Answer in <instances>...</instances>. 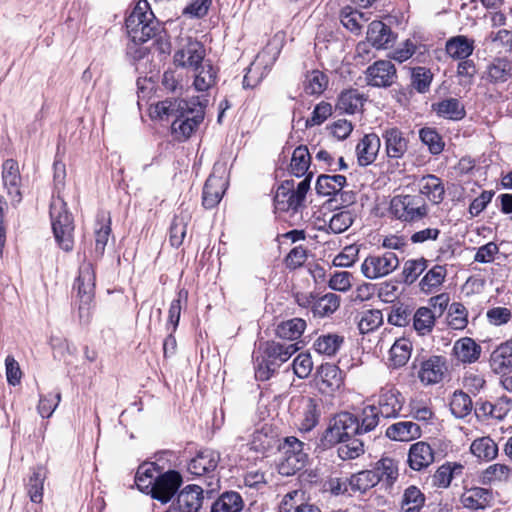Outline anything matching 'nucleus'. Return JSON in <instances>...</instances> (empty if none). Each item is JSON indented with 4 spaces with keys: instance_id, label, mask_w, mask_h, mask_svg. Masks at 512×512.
Masks as SVG:
<instances>
[{
    "instance_id": "obj_41",
    "label": "nucleus",
    "mask_w": 512,
    "mask_h": 512,
    "mask_svg": "<svg viewBox=\"0 0 512 512\" xmlns=\"http://www.w3.org/2000/svg\"><path fill=\"white\" fill-rule=\"evenodd\" d=\"M425 504V495L421 490L411 485L404 490L400 502L401 512H420Z\"/></svg>"
},
{
    "instance_id": "obj_45",
    "label": "nucleus",
    "mask_w": 512,
    "mask_h": 512,
    "mask_svg": "<svg viewBox=\"0 0 512 512\" xmlns=\"http://www.w3.org/2000/svg\"><path fill=\"white\" fill-rule=\"evenodd\" d=\"M46 479V470L43 467L34 469L27 483V494L33 503H41L43 499L44 481Z\"/></svg>"
},
{
    "instance_id": "obj_49",
    "label": "nucleus",
    "mask_w": 512,
    "mask_h": 512,
    "mask_svg": "<svg viewBox=\"0 0 512 512\" xmlns=\"http://www.w3.org/2000/svg\"><path fill=\"white\" fill-rule=\"evenodd\" d=\"M344 342V338L337 334H325L319 336L314 342V349L319 354L326 356L335 355Z\"/></svg>"
},
{
    "instance_id": "obj_40",
    "label": "nucleus",
    "mask_w": 512,
    "mask_h": 512,
    "mask_svg": "<svg viewBox=\"0 0 512 512\" xmlns=\"http://www.w3.org/2000/svg\"><path fill=\"white\" fill-rule=\"evenodd\" d=\"M346 185L343 175H320L316 182L317 193L323 196H332L342 191Z\"/></svg>"
},
{
    "instance_id": "obj_19",
    "label": "nucleus",
    "mask_w": 512,
    "mask_h": 512,
    "mask_svg": "<svg viewBox=\"0 0 512 512\" xmlns=\"http://www.w3.org/2000/svg\"><path fill=\"white\" fill-rule=\"evenodd\" d=\"M203 489L198 485H187L176 498L178 512H198L204 500Z\"/></svg>"
},
{
    "instance_id": "obj_52",
    "label": "nucleus",
    "mask_w": 512,
    "mask_h": 512,
    "mask_svg": "<svg viewBox=\"0 0 512 512\" xmlns=\"http://www.w3.org/2000/svg\"><path fill=\"white\" fill-rule=\"evenodd\" d=\"M383 323V314L379 309H369L361 312L358 319V329L361 334L370 333Z\"/></svg>"
},
{
    "instance_id": "obj_10",
    "label": "nucleus",
    "mask_w": 512,
    "mask_h": 512,
    "mask_svg": "<svg viewBox=\"0 0 512 512\" xmlns=\"http://www.w3.org/2000/svg\"><path fill=\"white\" fill-rule=\"evenodd\" d=\"M459 501L463 508L470 511L485 510L493 506L494 495L488 488L474 486L465 488Z\"/></svg>"
},
{
    "instance_id": "obj_9",
    "label": "nucleus",
    "mask_w": 512,
    "mask_h": 512,
    "mask_svg": "<svg viewBox=\"0 0 512 512\" xmlns=\"http://www.w3.org/2000/svg\"><path fill=\"white\" fill-rule=\"evenodd\" d=\"M354 435H359L356 416L349 412H342L331 419L325 433V440L330 444H338Z\"/></svg>"
},
{
    "instance_id": "obj_28",
    "label": "nucleus",
    "mask_w": 512,
    "mask_h": 512,
    "mask_svg": "<svg viewBox=\"0 0 512 512\" xmlns=\"http://www.w3.org/2000/svg\"><path fill=\"white\" fill-rule=\"evenodd\" d=\"M512 478V467L505 463H494L479 473V482L494 485L508 482Z\"/></svg>"
},
{
    "instance_id": "obj_4",
    "label": "nucleus",
    "mask_w": 512,
    "mask_h": 512,
    "mask_svg": "<svg viewBox=\"0 0 512 512\" xmlns=\"http://www.w3.org/2000/svg\"><path fill=\"white\" fill-rule=\"evenodd\" d=\"M50 217L53 233L58 245L66 252L71 251L74 245L73 218L62 198L57 197L52 200L50 204Z\"/></svg>"
},
{
    "instance_id": "obj_27",
    "label": "nucleus",
    "mask_w": 512,
    "mask_h": 512,
    "mask_svg": "<svg viewBox=\"0 0 512 512\" xmlns=\"http://www.w3.org/2000/svg\"><path fill=\"white\" fill-rule=\"evenodd\" d=\"M280 512H320V509L311 503L305 502V492L293 490L288 492L280 504Z\"/></svg>"
},
{
    "instance_id": "obj_12",
    "label": "nucleus",
    "mask_w": 512,
    "mask_h": 512,
    "mask_svg": "<svg viewBox=\"0 0 512 512\" xmlns=\"http://www.w3.org/2000/svg\"><path fill=\"white\" fill-rule=\"evenodd\" d=\"M181 476L176 471H168L157 477L150 493L152 497L162 503H167L174 496L181 484Z\"/></svg>"
},
{
    "instance_id": "obj_24",
    "label": "nucleus",
    "mask_w": 512,
    "mask_h": 512,
    "mask_svg": "<svg viewBox=\"0 0 512 512\" xmlns=\"http://www.w3.org/2000/svg\"><path fill=\"white\" fill-rule=\"evenodd\" d=\"M490 366L496 374L512 372V339L500 344L490 356Z\"/></svg>"
},
{
    "instance_id": "obj_14",
    "label": "nucleus",
    "mask_w": 512,
    "mask_h": 512,
    "mask_svg": "<svg viewBox=\"0 0 512 512\" xmlns=\"http://www.w3.org/2000/svg\"><path fill=\"white\" fill-rule=\"evenodd\" d=\"M396 79V68L389 60H379L366 70L367 84L374 87H388Z\"/></svg>"
},
{
    "instance_id": "obj_3",
    "label": "nucleus",
    "mask_w": 512,
    "mask_h": 512,
    "mask_svg": "<svg viewBox=\"0 0 512 512\" xmlns=\"http://www.w3.org/2000/svg\"><path fill=\"white\" fill-rule=\"evenodd\" d=\"M389 212L394 219L412 224L428 216L429 206L422 195L403 192L391 198Z\"/></svg>"
},
{
    "instance_id": "obj_56",
    "label": "nucleus",
    "mask_w": 512,
    "mask_h": 512,
    "mask_svg": "<svg viewBox=\"0 0 512 512\" xmlns=\"http://www.w3.org/2000/svg\"><path fill=\"white\" fill-rule=\"evenodd\" d=\"M340 306V297L334 293H327L313 304L314 315L325 317L333 314Z\"/></svg>"
},
{
    "instance_id": "obj_64",
    "label": "nucleus",
    "mask_w": 512,
    "mask_h": 512,
    "mask_svg": "<svg viewBox=\"0 0 512 512\" xmlns=\"http://www.w3.org/2000/svg\"><path fill=\"white\" fill-rule=\"evenodd\" d=\"M354 221V214L350 210H341L332 215L328 228L334 234L346 231Z\"/></svg>"
},
{
    "instance_id": "obj_26",
    "label": "nucleus",
    "mask_w": 512,
    "mask_h": 512,
    "mask_svg": "<svg viewBox=\"0 0 512 512\" xmlns=\"http://www.w3.org/2000/svg\"><path fill=\"white\" fill-rule=\"evenodd\" d=\"M419 192L417 194L427 198L433 204H439L443 201L445 188L440 178L429 174L421 177L418 181Z\"/></svg>"
},
{
    "instance_id": "obj_6",
    "label": "nucleus",
    "mask_w": 512,
    "mask_h": 512,
    "mask_svg": "<svg viewBox=\"0 0 512 512\" xmlns=\"http://www.w3.org/2000/svg\"><path fill=\"white\" fill-rule=\"evenodd\" d=\"M205 56L206 50L200 41L192 37H182L173 55V62L177 67L192 70L207 62Z\"/></svg>"
},
{
    "instance_id": "obj_62",
    "label": "nucleus",
    "mask_w": 512,
    "mask_h": 512,
    "mask_svg": "<svg viewBox=\"0 0 512 512\" xmlns=\"http://www.w3.org/2000/svg\"><path fill=\"white\" fill-rule=\"evenodd\" d=\"M188 292L185 289H181L177 293V297L172 300L168 310V325L171 326L172 332H175L179 324L181 311L183 305L186 304Z\"/></svg>"
},
{
    "instance_id": "obj_50",
    "label": "nucleus",
    "mask_w": 512,
    "mask_h": 512,
    "mask_svg": "<svg viewBox=\"0 0 512 512\" xmlns=\"http://www.w3.org/2000/svg\"><path fill=\"white\" fill-rule=\"evenodd\" d=\"M436 315L427 307H420L413 316V326L419 335H426L433 330Z\"/></svg>"
},
{
    "instance_id": "obj_34",
    "label": "nucleus",
    "mask_w": 512,
    "mask_h": 512,
    "mask_svg": "<svg viewBox=\"0 0 512 512\" xmlns=\"http://www.w3.org/2000/svg\"><path fill=\"white\" fill-rule=\"evenodd\" d=\"M445 50L453 59H467L474 50V41L466 36L459 35L446 42Z\"/></svg>"
},
{
    "instance_id": "obj_5",
    "label": "nucleus",
    "mask_w": 512,
    "mask_h": 512,
    "mask_svg": "<svg viewBox=\"0 0 512 512\" xmlns=\"http://www.w3.org/2000/svg\"><path fill=\"white\" fill-rule=\"evenodd\" d=\"M306 444L296 437H286L280 446L282 460L279 463V473L290 476L305 467L308 461Z\"/></svg>"
},
{
    "instance_id": "obj_7",
    "label": "nucleus",
    "mask_w": 512,
    "mask_h": 512,
    "mask_svg": "<svg viewBox=\"0 0 512 512\" xmlns=\"http://www.w3.org/2000/svg\"><path fill=\"white\" fill-rule=\"evenodd\" d=\"M75 288L79 299V317L81 320H88L95 289V272L91 263L80 266Z\"/></svg>"
},
{
    "instance_id": "obj_43",
    "label": "nucleus",
    "mask_w": 512,
    "mask_h": 512,
    "mask_svg": "<svg viewBox=\"0 0 512 512\" xmlns=\"http://www.w3.org/2000/svg\"><path fill=\"white\" fill-rule=\"evenodd\" d=\"M244 503L239 493H223L212 505L211 512H241Z\"/></svg>"
},
{
    "instance_id": "obj_17",
    "label": "nucleus",
    "mask_w": 512,
    "mask_h": 512,
    "mask_svg": "<svg viewBox=\"0 0 512 512\" xmlns=\"http://www.w3.org/2000/svg\"><path fill=\"white\" fill-rule=\"evenodd\" d=\"M2 181L7 194L15 203L22 200L21 194V175L17 161L7 159L2 165Z\"/></svg>"
},
{
    "instance_id": "obj_13",
    "label": "nucleus",
    "mask_w": 512,
    "mask_h": 512,
    "mask_svg": "<svg viewBox=\"0 0 512 512\" xmlns=\"http://www.w3.org/2000/svg\"><path fill=\"white\" fill-rule=\"evenodd\" d=\"M404 399L401 393L393 386L381 388L376 407L384 418L397 417L402 409Z\"/></svg>"
},
{
    "instance_id": "obj_48",
    "label": "nucleus",
    "mask_w": 512,
    "mask_h": 512,
    "mask_svg": "<svg viewBox=\"0 0 512 512\" xmlns=\"http://www.w3.org/2000/svg\"><path fill=\"white\" fill-rule=\"evenodd\" d=\"M158 471L154 463H145L138 467L135 475V483L139 490L150 492L157 480Z\"/></svg>"
},
{
    "instance_id": "obj_38",
    "label": "nucleus",
    "mask_w": 512,
    "mask_h": 512,
    "mask_svg": "<svg viewBox=\"0 0 512 512\" xmlns=\"http://www.w3.org/2000/svg\"><path fill=\"white\" fill-rule=\"evenodd\" d=\"M412 343L407 338L397 339L390 348L389 361L393 368L404 366L411 357Z\"/></svg>"
},
{
    "instance_id": "obj_22",
    "label": "nucleus",
    "mask_w": 512,
    "mask_h": 512,
    "mask_svg": "<svg viewBox=\"0 0 512 512\" xmlns=\"http://www.w3.org/2000/svg\"><path fill=\"white\" fill-rule=\"evenodd\" d=\"M482 348L470 337H463L455 341L452 354L462 364H472L478 361Z\"/></svg>"
},
{
    "instance_id": "obj_16",
    "label": "nucleus",
    "mask_w": 512,
    "mask_h": 512,
    "mask_svg": "<svg viewBox=\"0 0 512 512\" xmlns=\"http://www.w3.org/2000/svg\"><path fill=\"white\" fill-rule=\"evenodd\" d=\"M446 371V359L443 356L433 355L421 362L418 378L423 384H436L443 379Z\"/></svg>"
},
{
    "instance_id": "obj_44",
    "label": "nucleus",
    "mask_w": 512,
    "mask_h": 512,
    "mask_svg": "<svg viewBox=\"0 0 512 512\" xmlns=\"http://www.w3.org/2000/svg\"><path fill=\"white\" fill-rule=\"evenodd\" d=\"M348 483L352 491L364 493L376 486L379 483V478L373 469L363 470L351 475Z\"/></svg>"
},
{
    "instance_id": "obj_39",
    "label": "nucleus",
    "mask_w": 512,
    "mask_h": 512,
    "mask_svg": "<svg viewBox=\"0 0 512 512\" xmlns=\"http://www.w3.org/2000/svg\"><path fill=\"white\" fill-rule=\"evenodd\" d=\"M320 411L317 401L308 397L302 402V419L299 424L301 431H311L319 421Z\"/></svg>"
},
{
    "instance_id": "obj_35",
    "label": "nucleus",
    "mask_w": 512,
    "mask_h": 512,
    "mask_svg": "<svg viewBox=\"0 0 512 512\" xmlns=\"http://www.w3.org/2000/svg\"><path fill=\"white\" fill-rule=\"evenodd\" d=\"M438 116L458 121L465 117L464 105L456 98H447L433 105Z\"/></svg>"
},
{
    "instance_id": "obj_53",
    "label": "nucleus",
    "mask_w": 512,
    "mask_h": 512,
    "mask_svg": "<svg viewBox=\"0 0 512 512\" xmlns=\"http://www.w3.org/2000/svg\"><path fill=\"white\" fill-rule=\"evenodd\" d=\"M328 85L327 76L319 70H312L305 76L304 91L309 95H320Z\"/></svg>"
},
{
    "instance_id": "obj_55",
    "label": "nucleus",
    "mask_w": 512,
    "mask_h": 512,
    "mask_svg": "<svg viewBox=\"0 0 512 512\" xmlns=\"http://www.w3.org/2000/svg\"><path fill=\"white\" fill-rule=\"evenodd\" d=\"M340 20L345 28L358 34L363 24L368 21V18L365 17L364 13L347 6L341 10Z\"/></svg>"
},
{
    "instance_id": "obj_32",
    "label": "nucleus",
    "mask_w": 512,
    "mask_h": 512,
    "mask_svg": "<svg viewBox=\"0 0 512 512\" xmlns=\"http://www.w3.org/2000/svg\"><path fill=\"white\" fill-rule=\"evenodd\" d=\"M225 181L217 176L211 175L206 180L203 188V205L208 208H214L222 199L225 191Z\"/></svg>"
},
{
    "instance_id": "obj_37",
    "label": "nucleus",
    "mask_w": 512,
    "mask_h": 512,
    "mask_svg": "<svg viewBox=\"0 0 512 512\" xmlns=\"http://www.w3.org/2000/svg\"><path fill=\"white\" fill-rule=\"evenodd\" d=\"M365 100L364 94L357 89H349L339 95L336 107L343 113L354 114L362 108Z\"/></svg>"
},
{
    "instance_id": "obj_51",
    "label": "nucleus",
    "mask_w": 512,
    "mask_h": 512,
    "mask_svg": "<svg viewBox=\"0 0 512 512\" xmlns=\"http://www.w3.org/2000/svg\"><path fill=\"white\" fill-rule=\"evenodd\" d=\"M311 156L309 150L306 146H298L294 149L291 163H290V171L296 177L304 176L310 166Z\"/></svg>"
},
{
    "instance_id": "obj_29",
    "label": "nucleus",
    "mask_w": 512,
    "mask_h": 512,
    "mask_svg": "<svg viewBox=\"0 0 512 512\" xmlns=\"http://www.w3.org/2000/svg\"><path fill=\"white\" fill-rule=\"evenodd\" d=\"M367 41L377 49H385L394 41V35L382 21H372L368 27Z\"/></svg>"
},
{
    "instance_id": "obj_33",
    "label": "nucleus",
    "mask_w": 512,
    "mask_h": 512,
    "mask_svg": "<svg viewBox=\"0 0 512 512\" xmlns=\"http://www.w3.org/2000/svg\"><path fill=\"white\" fill-rule=\"evenodd\" d=\"M421 435V429L418 424L412 421H401L389 426L386 430V436L395 441L407 442Z\"/></svg>"
},
{
    "instance_id": "obj_11",
    "label": "nucleus",
    "mask_w": 512,
    "mask_h": 512,
    "mask_svg": "<svg viewBox=\"0 0 512 512\" xmlns=\"http://www.w3.org/2000/svg\"><path fill=\"white\" fill-rule=\"evenodd\" d=\"M219 461V452L212 449H204L189 461L187 470L195 476L208 475L210 478H213Z\"/></svg>"
},
{
    "instance_id": "obj_8",
    "label": "nucleus",
    "mask_w": 512,
    "mask_h": 512,
    "mask_svg": "<svg viewBox=\"0 0 512 512\" xmlns=\"http://www.w3.org/2000/svg\"><path fill=\"white\" fill-rule=\"evenodd\" d=\"M396 253L386 251L379 254L368 255L361 264V272L365 278L376 280L394 272L399 266Z\"/></svg>"
},
{
    "instance_id": "obj_1",
    "label": "nucleus",
    "mask_w": 512,
    "mask_h": 512,
    "mask_svg": "<svg viewBox=\"0 0 512 512\" xmlns=\"http://www.w3.org/2000/svg\"><path fill=\"white\" fill-rule=\"evenodd\" d=\"M207 105L208 99L202 95L189 100L161 101L156 105L155 111L160 117H173L172 134L178 140H186L203 121Z\"/></svg>"
},
{
    "instance_id": "obj_2",
    "label": "nucleus",
    "mask_w": 512,
    "mask_h": 512,
    "mask_svg": "<svg viewBox=\"0 0 512 512\" xmlns=\"http://www.w3.org/2000/svg\"><path fill=\"white\" fill-rule=\"evenodd\" d=\"M125 23L127 34L134 43H144L155 37L160 31L159 22L147 0L137 1Z\"/></svg>"
},
{
    "instance_id": "obj_54",
    "label": "nucleus",
    "mask_w": 512,
    "mask_h": 512,
    "mask_svg": "<svg viewBox=\"0 0 512 512\" xmlns=\"http://www.w3.org/2000/svg\"><path fill=\"white\" fill-rule=\"evenodd\" d=\"M463 466L459 463H445L433 475V484L439 488H447L455 474L462 472Z\"/></svg>"
},
{
    "instance_id": "obj_47",
    "label": "nucleus",
    "mask_w": 512,
    "mask_h": 512,
    "mask_svg": "<svg viewBox=\"0 0 512 512\" xmlns=\"http://www.w3.org/2000/svg\"><path fill=\"white\" fill-rule=\"evenodd\" d=\"M373 471L376 472L379 482H382L388 487L392 486L398 478L397 465L391 458L379 460L375 464Z\"/></svg>"
},
{
    "instance_id": "obj_21",
    "label": "nucleus",
    "mask_w": 512,
    "mask_h": 512,
    "mask_svg": "<svg viewBox=\"0 0 512 512\" xmlns=\"http://www.w3.org/2000/svg\"><path fill=\"white\" fill-rule=\"evenodd\" d=\"M482 78L491 84H501L512 80V62L504 57L493 59L483 72Z\"/></svg>"
},
{
    "instance_id": "obj_58",
    "label": "nucleus",
    "mask_w": 512,
    "mask_h": 512,
    "mask_svg": "<svg viewBox=\"0 0 512 512\" xmlns=\"http://www.w3.org/2000/svg\"><path fill=\"white\" fill-rule=\"evenodd\" d=\"M472 400L470 396L463 391H455L450 401L452 414L457 418H463L472 411Z\"/></svg>"
},
{
    "instance_id": "obj_30",
    "label": "nucleus",
    "mask_w": 512,
    "mask_h": 512,
    "mask_svg": "<svg viewBox=\"0 0 512 512\" xmlns=\"http://www.w3.org/2000/svg\"><path fill=\"white\" fill-rule=\"evenodd\" d=\"M194 71L193 87L198 92H206L217 82V69L209 60L203 62Z\"/></svg>"
},
{
    "instance_id": "obj_20",
    "label": "nucleus",
    "mask_w": 512,
    "mask_h": 512,
    "mask_svg": "<svg viewBox=\"0 0 512 512\" xmlns=\"http://www.w3.org/2000/svg\"><path fill=\"white\" fill-rule=\"evenodd\" d=\"M382 138L389 158L400 159L408 149V140L397 127H388L383 130Z\"/></svg>"
},
{
    "instance_id": "obj_25",
    "label": "nucleus",
    "mask_w": 512,
    "mask_h": 512,
    "mask_svg": "<svg viewBox=\"0 0 512 512\" xmlns=\"http://www.w3.org/2000/svg\"><path fill=\"white\" fill-rule=\"evenodd\" d=\"M381 141L377 134L370 133L365 135L356 146L358 163L361 166H367L373 163L380 150Z\"/></svg>"
},
{
    "instance_id": "obj_31",
    "label": "nucleus",
    "mask_w": 512,
    "mask_h": 512,
    "mask_svg": "<svg viewBox=\"0 0 512 512\" xmlns=\"http://www.w3.org/2000/svg\"><path fill=\"white\" fill-rule=\"evenodd\" d=\"M470 452L479 461L490 462L497 458L499 448L490 436H482L472 441Z\"/></svg>"
},
{
    "instance_id": "obj_36",
    "label": "nucleus",
    "mask_w": 512,
    "mask_h": 512,
    "mask_svg": "<svg viewBox=\"0 0 512 512\" xmlns=\"http://www.w3.org/2000/svg\"><path fill=\"white\" fill-rule=\"evenodd\" d=\"M447 276V269L443 265H435L423 276L419 288L426 294L437 291Z\"/></svg>"
},
{
    "instance_id": "obj_46",
    "label": "nucleus",
    "mask_w": 512,
    "mask_h": 512,
    "mask_svg": "<svg viewBox=\"0 0 512 512\" xmlns=\"http://www.w3.org/2000/svg\"><path fill=\"white\" fill-rule=\"evenodd\" d=\"M357 424L359 426V435L373 431L379 424L380 414L376 405L365 406L358 415Z\"/></svg>"
},
{
    "instance_id": "obj_18",
    "label": "nucleus",
    "mask_w": 512,
    "mask_h": 512,
    "mask_svg": "<svg viewBox=\"0 0 512 512\" xmlns=\"http://www.w3.org/2000/svg\"><path fill=\"white\" fill-rule=\"evenodd\" d=\"M260 347L261 353L267 357V361L278 368L299 350L297 343L287 344L276 341H268Z\"/></svg>"
},
{
    "instance_id": "obj_42",
    "label": "nucleus",
    "mask_w": 512,
    "mask_h": 512,
    "mask_svg": "<svg viewBox=\"0 0 512 512\" xmlns=\"http://www.w3.org/2000/svg\"><path fill=\"white\" fill-rule=\"evenodd\" d=\"M305 328V320L302 318H292L277 325L276 335L284 340L295 341L302 336Z\"/></svg>"
},
{
    "instance_id": "obj_23",
    "label": "nucleus",
    "mask_w": 512,
    "mask_h": 512,
    "mask_svg": "<svg viewBox=\"0 0 512 512\" xmlns=\"http://www.w3.org/2000/svg\"><path fill=\"white\" fill-rule=\"evenodd\" d=\"M434 462V452L426 442H417L411 445L408 453V464L411 469L420 471Z\"/></svg>"
},
{
    "instance_id": "obj_57",
    "label": "nucleus",
    "mask_w": 512,
    "mask_h": 512,
    "mask_svg": "<svg viewBox=\"0 0 512 512\" xmlns=\"http://www.w3.org/2000/svg\"><path fill=\"white\" fill-rule=\"evenodd\" d=\"M293 188H294L293 180H291V181L287 180V181L283 182L278 187L275 197H274L275 207L278 210H281V211H289V210L297 211L298 210L299 207L290 206V203L292 200V199H290V197H291V195H294Z\"/></svg>"
},
{
    "instance_id": "obj_15",
    "label": "nucleus",
    "mask_w": 512,
    "mask_h": 512,
    "mask_svg": "<svg viewBox=\"0 0 512 512\" xmlns=\"http://www.w3.org/2000/svg\"><path fill=\"white\" fill-rule=\"evenodd\" d=\"M318 387L323 394L333 395L344 384L342 371L338 366L330 363L322 364L317 372Z\"/></svg>"
},
{
    "instance_id": "obj_60",
    "label": "nucleus",
    "mask_w": 512,
    "mask_h": 512,
    "mask_svg": "<svg viewBox=\"0 0 512 512\" xmlns=\"http://www.w3.org/2000/svg\"><path fill=\"white\" fill-rule=\"evenodd\" d=\"M111 221L109 217L102 215L98 218V227L95 230V253L102 256L105 250V246L108 242L109 235L111 233L110 227Z\"/></svg>"
},
{
    "instance_id": "obj_61",
    "label": "nucleus",
    "mask_w": 512,
    "mask_h": 512,
    "mask_svg": "<svg viewBox=\"0 0 512 512\" xmlns=\"http://www.w3.org/2000/svg\"><path fill=\"white\" fill-rule=\"evenodd\" d=\"M255 377L260 381H266L276 372L278 367L267 361V357L261 353V347L254 355Z\"/></svg>"
},
{
    "instance_id": "obj_63",
    "label": "nucleus",
    "mask_w": 512,
    "mask_h": 512,
    "mask_svg": "<svg viewBox=\"0 0 512 512\" xmlns=\"http://www.w3.org/2000/svg\"><path fill=\"white\" fill-rule=\"evenodd\" d=\"M428 261L424 258L409 259L404 263L402 275L406 284L414 283L426 270Z\"/></svg>"
},
{
    "instance_id": "obj_59",
    "label": "nucleus",
    "mask_w": 512,
    "mask_h": 512,
    "mask_svg": "<svg viewBox=\"0 0 512 512\" xmlns=\"http://www.w3.org/2000/svg\"><path fill=\"white\" fill-rule=\"evenodd\" d=\"M189 216L187 214L176 215L170 226L169 240L173 247H179L182 245L183 240L186 236L187 223Z\"/></svg>"
}]
</instances>
